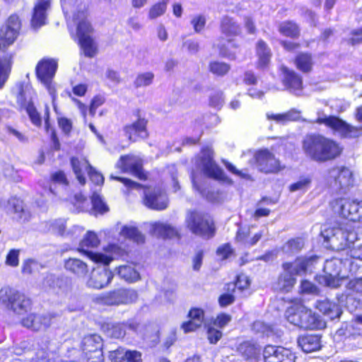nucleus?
Returning a JSON list of instances; mask_svg holds the SVG:
<instances>
[{
	"label": "nucleus",
	"instance_id": "nucleus-1",
	"mask_svg": "<svg viewBox=\"0 0 362 362\" xmlns=\"http://www.w3.org/2000/svg\"><path fill=\"white\" fill-rule=\"evenodd\" d=\"M303 148L308 157L320 163L336 158L342 151L336 141L320 134L307 135L303 142Z\"/></svg>",
	"mask_w": 362,
	"mask_h": 362
},
{
	"label": "nucleus",
	"instance_id": "nucleus-2",
	"mask_svg": "<svg viewBox=\"0 0 362 362\" xmlns=\"http://www.w3.org/2000/svg\"><path fill=\"white\" fill-rule=\"evenodd\" d=\"M285 315L291 324L302 329H321L326 327V322L319 315L303 305L291 306Z\"/></svg>",
	"mask_w": 362,
	"mask_h": 362
},
{
	"label": "nucleus",
	"instance_id": "nucleus-3",
	"mask_svg": "<svg viewBox=\"0 0 362 362\" xmlns=\"http://www.w3.org/2000/svg\"><path fill=\"white\" fill-rule=\"evenodd\" d=\"M73 21L77 25V37L86 57H93L97 53V45L90 34L92 26L87 19L86 6L81 4L78 13L73 15Z\"/></svg>",
	"mask_w": 362,
	"mask_h": 362
},
{
	"label": "nucleus",
	"instance_id": "nucleus-4",
	"mask_svg": "<svg viewBox=\"0 0 362 362\" xmlns=\"http://www.w3.org/2000/svg\"><path fill=\"white\" fill-rule=\"evenodd\" d=\"M0 304L7 310L22 315L30 310L32 300L24 293L6 286L0 289Z\"/></svg>",
	"mask_w": 362,
	"mask_h": 362
},
{
	"label": "nucleus",
	"instance_id": "nucleus-5",
	"mask_svg": "<svg viewBox=\"0 0 362 362\" xmlns=\"http://www.w3.org/2000/svg\"><path fill=\"white\" fill-rule=\"evenodd\" d=\"M89 255L93 261L103 263V265L98 266L92 270L86 281V286L95 289L103 288L111 282L113 278L112 272L107 268L108 264L112 259L101 253H90Z\"/></svg>",
	"mask_w": 362,
	"mask_h": 362
},
{
	"label": "nucleus",
	"instance_id": "nucleus-6",
	"mask_svg": "<svg viewBox=\"0 0 362 362\" xmlns=\"http://www.w3.org/2000/svg\"><path fill=\"white\" fill-rule=\"evenodd\" d=\"M185 223L189 230L195 235L211 238L214 234V221L207 214L197 211H189Z\"/></svg>",
	"mask_w": 362,
	"mask_h": 362
},
{
	"label": "nucleus",
	"instance_id": "nucleus-7",
	"mask_svg": "<svg viewBox=\"0 0 362 362\" xmlns=\"http://www.w3.org/2000/svg\"><path fill=\"white\" fill-rule=\"evenodd\" d=\"M57 69V62L52 59H43L36 66V75L40 82L47 88L52 96L53 105L56 98V90L52 85V79ZM55 108V106H54Z\"/></svg>",
	"mask_w": 362,
	"mask_h": 362
},
{
	"label": "nucleus",
	"instance_id": "nucleus-8",
	"mask_svg": "<svg viewBox=\"0 0 362 362\" xmlns=\"http://www.w3.org/2000/svg\"><path fill=\"white\" fill-rule=\"evenodd\" d=\"M334 209L344 218L351 221H362V201L341 199L336 201Z\"/></svg>",
	"mask_w": 362,
	"mask_h": 362
},
{
	"label": "nucleus",
	"instance_id": "nucleus-9",
	"mask_svg": "<svg viewBox=\"0 0 362 362\" xmlns=\"http://www.w3.org/2000/svg\"><path fill=\"white\" fill-rule=\"evenodd\" d=\"M316 122L318 124H325L344 137H358L362 132V127H354L333 116L325 117H319Z\"/></svg>",
	"mask_w": 362,
	"mask_h": 362
},
{
	"label": "nucleus",
	"instance_id": "nucleus-10",
	"mask_svg": "<svg viewBox=\"0 0 362 362\" xmlns=\"http://www.w3.org/2000/svg\"><path fill=\"white\" fill-rule=\"evenodd\" d=\"M341 262L338 259L327 260L324 266L325 276H322V281L325 286L337 288L344 284L347 281V277L340 276Z\"/></svg>",
	"mask_w": 362,
	"mask_h": 362
},
{
	"label": "nucleus",
	"instance_id": "nucleus-11",
	"mask_svg": "<svg viewBox=\"0 0 362 362\" xmlns=\"http://www.w3.org/2000/svg\"><path fill=\"white\" fill-rule=\"evenodd\" d=\"M257 167L259 171L264 173H277L284 167L275 156L267 149L258 151L255 154Z\"/></svg>",
	"mask_w": 362,
	"mask_h": 362
},
{
	"label": "nucleus",
	"instance_id": "nucleus-12",
	"mask_svg": "<svg viewBox=\"0 0 362 362\" xmlns=\"http://www.w3.org/2000/svg\"><path fill=\"white\" fill-rule=\"evenodd\" d=\"M116 165L124 173H129L140 180L146 179V175L143 171L142 160L136 156H122L117 161Z\"/></svg>",
	"mask_w": 362,
	"mask_h": 362
},
{
	"label": "nucleus",
	"instance_id": "nucleus-13",
	"mask_svg": "<svg viewBox=\"0 0 362 362\" xmlns=\"http://www.w3.org/2000/svg\"><path fill=\"white\" fill-rule=\"evenodd\" d=\"M199 167L209 177L216 180H224L226 175L223 171L216 164L213 160V151L207 148L202 151Z\"/></svg>",
	"mask_w": 362,
	"mask_h": 362
},
{
	"label": "nucleus",
	"instance_id": "nucleus-14",
	"mask_svg": "<svg viewBox=\"0 0 362 362\" xmlns=\"http://www.w3.org/2000/svg\"><path fill=\"white\" fill-rule=\"evenodd\" d=\"M327 181L337 189H344L352 185V173L345 167H335L328 171Z\"/></svg>",
	"mask_w": 362,
	"mask_h": 362
},
{
	"label": "nucleus",
	"instance_id": "nucleus-15",
	"mask_svg": "<svg viewBox=\"0 0 362 362\" xmlns=\"http://www.w3.org/2000/svg\"><path fill=\"white\" fill-rule=\"evenodd\" d=\"M144 204L151 209L160 211L168 207V199L160 189L148 188L144 191Z\"/></svg>",
	"mask_w": 362,
	"mask_h": 362
},
{
	"label": "nucleus",
	"instance_id": "nucleus-16",
	"mask_svg": "<svg viewBox=\"0 0 362 362\" xmlns=\"http://www.w3.org/2000/svg\"><path fill=\"white\" fill-rule=\"evenodd\" d=\"M54 318V315L49 313H30L22 320V325L34 331L45 330L52 325Z\"/></svg>",
	"mask_w": 362,
	"mask_h": 362
},
{
	"label": "nucleus",
	"instance_id": "nucleus-17",
	"mask_svg": "<svg viewBox=\"0 0 362 362\" xmlns=\"http://www.w3.org/2000/svg\"><path fill=\"white\" fill-rule=\"evenodd\" d=\"M264 362H295L292 352L283 347L267 346L263 353Z\"/></svg>",
	"mask_w": 362,
	"mask_h": 362
},
{
	"label": "nucleus",
	"instance_id": "nucleus-18",
	"mask_svg": "<svg viewBox=\"0 0 362 362\" xmlns=\"http://www.w3.org/2000/svg\"><path fill=\"white\" fill-rule=\"evenodd\" d=\"M137 297V293L134 290L119 288L108 293L104 300L108 305L127 304L134 302Z\"/></svg>",
	"mask_w": 362,
	"mask_h": 362
},
{
	"label": "nucleus",
	"instance_id": "nucleus-19",
	"mask_svg": "<svg viewBox=\"0 0 362 362\" xmlns=\"http://www.w3.org/2000/svg\"><path fill=\"white\" fill-rule=\"evenodd\" d=\"M147 121L139 118L132 124H126L123 127L124 135L130 141L135 142L139 139H146L148 136L146 130Z\"/></svg>",
	"mask_w": 362,
	"mask_h": 362
},
{
	"label": "nucleus",
	"instance_id": "nucleus-20",
	"mask_svg": "<svg viewBox=\"0 0 362 362\" xmlns=\"http://www.w3.org/2000/svg\"><path fill=\"white\" fill-rule=\"evenodd\" d=\"M283 73V83L286 88L295 95H299L303 88L302 78L294 71L286 66H281Z\"/></svg>",
	"mask_w": 362,
	"mask_h": 362
},
{
	"label": "nucleus",
	"instance_id": "nucleus-21",
	"mask_svg": "<svg viewBox=\"0 0 362 362\" xmlns=\"http://www.w3.org/2000/svg\"><path fill=\"white\" fill-rule=\"evenodd\" d=\"M355 239L356 234L352 230L337 226L334 238H332V248L336 250H343L353 243Z\"/></svg>",
	"mask_w": 362,
	"mask_h": 362
},
{
	"label": "nucleus",
	"instance_id": "nucleus-22",
	"mask_svg": "<svg viewBox=\"0 0 362 362\" xmlns=\"http://www.w3.org/2000/svg\"><path fill=\"white\" fill-rule=\"evenodd\" d=\"M50 7V0H36L31 19V25L38 28L46 23L47 11Z\"/></svg>",
	"mask_w": 362,
	"mask_h": 362
},
{
	"label": "nucleus",
	"instance_id": "nucleus-23",
	"mask_svg": "<svg viewBox=\"0 0 362 362\" xmlns=\"http://www.w3.org/2000/svg\"><path fill=\"white\" fill-rule=\"evenodd\" d=\"M111 362H141V353L137 351L126 350L119 348L110 352Z\"/></svg>",
	"mask_w": 362,
	"mask_h": 362
},
{
	"label": "nucleus",
	"instance_id": "nucleus-24",
	"mask_svg": "<svg viewBox=\"0 0 362 362\" xmlns=\"http://www.w3.org/2000/svg\"><path fill=\"white\" fill-rule=\"evenodd\" d=\"M220 30L222 35L228 38V45H230L232 43V37L241 33V28L240 25L232 18L228 16H224L221 18Z\"/></svg>",
	"mask_w": 362,
	"mask_h": 362
},
{
	"label": "nucleus",
	"instance_id": "nucleus-25",
	"mask_svg": "<svg viewBox=\"0 0 362 362\" xmlns=\"http://www.w3.org/2000/svg\"><path fill=\"white\" fill-rule=\"evenodd\" d=\"M315 261V258L313 257L309 258L298 257L292 263H284L282 267L284 270L290 271L294 275H299L302 273H305L307 269L313 265Z\"/></svg>",
	"mask_w": 362,
	"mask_h": 362
},
{
	"label": "nucleus",
	"instance_id": "nucleus-26",
	"mask_svg": "<svg viewBox=\"0 0 362 362\" xmlns=\"http://www.w3.org/2000/svg\"><path fill=\"white\" fill-rule=\"evenodd\" d=\"M316 308L330 320L339 317L342 313L337 304L328 299L317 300L316 303Z\"/></svg>",
	"mask_w": 362,
	"mask_h": 362
},
{
	"label": "nucleus",
	"instance_id": "nucleus-27",
	"mask_svg": "<svg viewBox=\"0 0 362 362\" xmlns=\"http://www.w3.org/2000/svg\"><path fill=\"white\" fill-rule=\"evenodd\" d=\"M298 344L304 352L315 351L321 347L320 337L317 334H306L298 337Z\"/></svg>",
	"mask_w": 362,
	"mask_h": 362
},
{
	"label": "nucleus",
	"instance_id": "nucleus-28",
	"mask_svg": "<svg viewBox=\"0 0 362 362\" xmlns=\"http://www.w3.org/2000/svg\"><path fill=\"white\" fill-rule=\"evenodd\" d=\"M7 207L16 214V218L18 221L25 222L29 220L30 217V211L25 209L22 200L16 197H11L8 200Z\"/></svg>",
	"mask_w": 362,
	"mask_h": 362
},
{
	"label": "nucleus",
	"instance_id": "nucleus-29",
	"mask_svg": "<svg viewBox=\"0 0 362 362\" xmlns=\"http://www.w3.org/2000/svg\"><path fill=\"white\" fill-rule=\"evenodd\" d=\"M102 339L98 334H91L83 338L82 341V349L86 355L90 353H95L98 356H101Z\"/></svg>",
	"mask_w": 362,
	"mask_h": 362
},
{
	"label": "nucleus",
	"instance_id": "nucleus-30",
	"mask_svg": "<svg viewBox=\"0 0 362 362\" xmlns=\"http://www.w3.org/2000/svg\"><path fill=\"white\" fill-rule=\"evenodd\" d=\"M190 320L182 325L185 333L194 331L201 327L204 321V311L199 308H193L189 313Z\"/></svg>",
	"mask_w": 362,
	"mask_h": 362
},
{
	"label": "nucleus",
	"instance_id": "nucleus-31",
	"mask_svg": "<svg viewBox=\"0 0 362 362\" xmlns=\"http://www.w3.org/2000/svg\"><path fill=\"white\" fill-rule=\"evenodd\" d=\"M71 164L77 180L81 185L86 183V178L83 177L84 170H88L91 167L85 158L73 157L71 159Z\"/></svg>",
	"mask_w": 362,
	"mask_h": 362
},
{
	"label": "nucleus",
	"instance_id": "nucleus-32",
	"mask_svg": "<svg viewBox=\"0 0 362 362\" xmlns=\"http://www.w3.org/2000/svg\"><path fill=\"white\" fill-rule=\"evenodd\" d=\"M64 267L66 270L78 277H83L88 272V265L79 259L69 258L65 261Z\"/></svg>",
	"mask_w": 362,
	"mask_h": 362
},
{
	"label": "nucleus",
	"instance_id": "nucleus-33",
	"mask_svg": "<svg viewBox=\"0 0 362 362\" xmlns=\"http://www.w3.org/2000/svg\"><path fill=\"white\" fill-rule=\"evenodd\" d=\"M256 52L258 57L257 66L261 69L266 67L270 62L272 53L266 42L262 40L257 41Z\"/></svg>",
	"mask_w": 362,
	"mask_h": 362
},
{
	"label": "nucleus",
	"instance_id": "nucleus-34",
	"mask_svg": "<svg viewBox=\"0 0 362 362\" xmlns=\"http://www.w3.org/2000/svg\"><path fill=\"white\" fill-rule=\"evenodd\" d=\"M296 283L294 274L290 271L284 270L276 284V289L282 292H289Z\"/></svg>",
	"mask_w": 362,
	"mask_h": 362
},
{
	"label": "nucleus",
	"instance_id": "nucleus-35",
	"mask_svg": "<svg viewBox=\"0 0 362 362\" xmlns=\"http://www.w3.org/2000/svg\"><path fill=\"white\" fill-rule=\"evenodd\" d=\"M33 90L28 85L19 84L17 86V102L21 107L33 105Z\"/></svg>",
	"mask_w": 362,
	"mask_h": 362
},
{
	"label": "nucleus",
	"instance_id": "nucleus-36",
	"mask_svg": "<svg viewBox=\"0 0 362 362\" xmlns=\"http://www.w3.org/2000/svg\"><path fill=\"white\" fill-rule=\"evenodd\" d=\"M300 117V112L291 109L289 111L282 114L267 113V118L269 120H274L279 124H285L288 122L298 120Z\"/></svg>",
	"mask_w": 362,
	"mask_h": 362
},
{
	"label": "nucleus",
	"instance_id": "nucleus-37",
	"mask_svg": "<svg viewBox=\"0 0 362 362\" xmlns=\"http://www.w3.org/2000/svg\"><path fill=\"white\" fill-rule=\"evenodd\" d=\"M11 56L0 52V89L7 81L11 68Z\"/></svg>",
	"mask_w": 362,
	"mask_h": 362
},
{
	"label": "nucleus",
	"instance_id": "nucleus-38",
	"mask_svg": "<svg viewBox=\"0 0 362 362\" xmlns=\"http://www.w3.org/2000/svg\"><path fill=\"white\" fill-rule=\"evenodd\" d=\"M151 231L153 235L163 238H170L177 235V230L173 227L163 223H153Z\"/></svg>",
	"mask_w": 362,
	"mask_h": 362
},
{
	"label": "nucleus",
	"instance_id": "nucleus-39",
	"mask_svg": "<svg viewBox=\"0 0 362 362\" xmlns=\"http://www.w3.org/2000/svg\"><path fill=\"white\" fill-rule=\"evenodd\" d=\"M295 64L298 69L303 73H308L312 70L314 63L310 54L302 52L296 57Z\"/></svg>",
	"mask_w": 362,
	"mask_h": 362
},
{
	"label": "nucleus",
	"instance_id": "nucleus-40",
	"mask_svg": "<svg viewBox=\"0 0 362 362\" xmlns=\"http://www.w3.org/2000/svg\"><path fill=\"white\" fill-rule=\"evenodd\" d=\"M99 244L100 240L96 233L93 231H88L80 243V250L86 253L90 257L89 254L93 252H88V249L90 247H96Z\"/></svg>",
	"mask_w": 362,
	"mask_h": 362
},
{
	"label": "nucleus",
	"instance_id": "nucleus-41",
	"mask_svg": "<svg viewBox=\"0 0 362 362\" xmlns=\"http://www.w3.org/2000/svg\"><path fill=\"white\" fill-rule=\"evenodd\" d=\"M192 181L194 188L197 190L202 197H205L210 202H216L219 199V193L218 191L212 190L209 187H204L199 185L197 180L194 173L192 174Z\"/></svg>",
	"mask_w": 362,
	"mask_h": 362
},
{
	"label": "nucleus",
	"instance_id": "nucleus-42",
	"mask_svg": "<svg viewBox=\"0 0 362 362\" xmlns=\"http://www.w3.org/2000/svg\"><path fill=\"white\" fill-rule=\"evenodd\" d=\"M357 334H359V332L356 330V323L353 322H344L336 331L335 337H337L339 340H341L345 338L354 337Z\"/></svg>",
	"mask_w": 362,
	"mask_h": 362
},
{
	"label": "nucleus",
	"instance_id": "nucleus-43",
	"mask_svg": "<svg viewBox=\"0 0 362 362\" xmlns=\"http://www.w3.org/2000/svg\"><path fill=\"white\" fill-rule=\"evenodd\" d=\"M118 275L129 282H134L139 279V272L132 265H122L117 269Z\"/></svg>",
	"mask_w": 362,
	"mask_h": 362
},
{
	"label": "nucleus",
	"instance_id": "nucleus-44",
	"mask_svg": "<svg viewBox=\"0 0 362 362\" xmlns=\"http://www.w3.org/2000/svg\"><path fill=\"white\" fill-rule=\"evenodd\" d=\"M279 31L284 36L296 38L299 36L298 26L293 21H284L279 24Z\"/></svg>",
	"mask_w": 362,
	"mask_h": 362
},
{
	"label": "nucleus",
	"instance_id": "nucleus-45",
	"mask_svg": "<svg viewBox=\"0 0 362 362\" xmlns=\"http://www.w3.org/2000/svg\"><path fill=\"white\" fill-rule=\"evenodd\" d=\"M305 242L302 238H296L288 240L282 247V251L288 255L300 252L304 247Z\"/></svg>",
	"mask_w": 362,
	"mask_h": 362
},
{
	"label": "nucleus",
	"instance_id": "nucleus-46",
	"mask_svg": "<svg viewBox=\"0 0 362 362\" xmlns=\"http://www.w3.org/2000/svg\"><path fill=\"white\" fill-rule=\"evenodd\" d=\"M120 235L137 243H143L145 240L144 235L135 227L124 226L120 231Z\"/></svg>",
	"mask_w": 362,
	"mask_h": 362
},
{
	"label": "nucleus",
	"instance_id": "nucleus-47",
	"mask_svg": "<svg viewBox=\"0 0 362 362\" xmlns=\"http://www.w3.org/2000/svg\"><path fill=\"white\" fill-rule=\"evenodd\" d=\"M238 350L247 359L256 356L259 351L255 344L248 341L240 344Z\"/></svg>",
	"mask_w": 362,
	"mask_h": 362
},
{
	"label": "nucleus",
	"instance_id": "nucleus-48",
	"mask_svg": "<svg viewBox=\"0 0 362 362\" xmlns=\"http://www.w3.org/2000/svg\"><path fill=\"white\" fill-rule=\"evenodd\" d=\"M209 68L212 74L222 76L229 71L230 66L226 62L213 61L209 63Z\"/></svg>",
	"mask_w": 362,
	"mask_h": 362
},
{
	"label": "nucleus",
	"instance_id": "nucleus-49",
	"mask_svg": "<svg viewBox=\"0 0 362 362\" xmlns=\"http://www.w3.org/2000/svg\"><path fill=\"white\" fill-rule=\"evenodd\" d=\"M126 325L121 323L107 325V334L108 336L115 339H119L125 335Z\"/></svg>",
	"mask_w": 362,
	"mask_h": 362
},
{
	"label": "nucleus",
	"instance_id": "nucleus-50",
	"mask_svg": "<svg viewBox=\"0 0 362 362\" xmlns=\"http://www.w3.org/2000/svg\"><path fill=\"white\" fill-rule=\"evenodd\" d=\"M153 78L154 74L152 72L139 74L134 81V86L136 88L148 86L153 83Z\"/></svg>",
	"mask_w": 362,
	"mask_h": 362
},
{
	"label": "nucleus",
	"instance_id": "nucleus-51",
	"mask_svg": "<svg viewBox=\"0 0 362 362\" xmlns=\"http://www.w3.org/2000/svg\"><path fill=\"white\" fill-rule=\"evenodd\" d=\"M91 202L93 204V209L95 212L103 214L109 210L107 206L103 202L100 194L96 192L93 194L91 197Z\"/></svg>",
	"mask_w": 362,
	"mask_h": 362
},
{
	"label": "nucleus",
	"instance_id": "nucleus-52",
	"mask_svg": "<svg viewBox=\"0 0 362 362\" xmlns=\"http://www.w3.org/2000/svg\"><path fill=\"white\" fill-rule=\"evenodd\" d=\"M167 4L166 1H162L154 4L151 7L148 11V17L150 19H155L162 15L166 11Z\"/></svg>",
	"mask_w": 362,
	"mask_h": 362
},
{
	"label": "nucleus",
	"instance_id": "nucleus-53",
	"mask_svg": "<svg viewBox=\"0 0 362 362\" xmlns=\"http://www.w3.org/2000/svg\"><path fill=\"white\" fill-rule=\"evenodd\" d=\"M348 290L353 293L362 295V277L348 279L344 282Z\"/></svg>",
	"mask_w": 362,
	"mask_h": 362
},
{
	"label": "nucleus",
	"instance_id": "nucleus-54",
	"mask_svg": "<svg viewBox=\"0 0 362 362\" xmlns=\"http://www.w3.org/2000/svg\"><path fill=\"white\" fill-rule=\"evenodd\" d=\"M48 230L58 235H62L65 230V221L62 219L54 220L48 223Z\"/></svg>",
	"mask_w": 362,
	"mask_h": 362
},
{
	"label": "nucleus",
	"instance_id": "nucleus-55",
	"mask_svg": "<svg viewBox=\"0 0 362 362\" xmlns=\"http://www.w3.org/2000/svg\"><path fill=\"white\" fill-rule=\"evenodd\" d=\"M310 182L311 180L309 177H302L296 182L290 185V191L306 190L309 187Z\"/></svg>",
	"mask_w": 362,
	"mask_h": 362
},
{
	"label": "nucleus",
	"instance_id": "nucleus-56",
	"mask_svg": "<svg viewBox=\"0 0 362 362\" xmlns=\"http://www.w3.org/2000/svg\"><path fill=\"white\" fill-rule=\"evenodd\" d=\"M63 9L64 12L66 15L69 13V8H71V12H73V15L74 13H78V10L80 9V4H82L86 6L84 3H83L81 0H75L73 4L72 0H64Z\"/></svg>",
	"mask_w": 362,
	"mask_h": 362
},
{
	"label": "nucleus",
	"instance_id": "nucleus-57",
	"mask_svg": "<svg viewBox=\"0 0 362 362\" xmlns=\"http://www.w3.org/2000/svg\"><path fill=\"white\" fill-rule=\"evenodd\" d=\"M250 285V281L247 276L242 274L239 275L237 278L236 282L228 284V287H232L233 290H235V288H238L240 290H244L247 288Z\"/></svg>",
	"mask_w": 362,
	"mask_h": 362
},
{
	"label": "nucleus",
	"instance_id": "nucleus-58",
	"mask_svg": "<svg viewBox=\"0 0 362 362\" xmlns=\"http://www.w3.org/2000/svg\"><path fill=\"white\" fill-rule=\"evenodd\" d=\"M25 109L26 110V112L28 114L32 122L36 126H40L42 122L41 117L37 112L36 108L34 107L33 104L28 105V107H25Z\"/></svg>",
	"mask_w": 362,
	"mask_h": 362
},
{
	"label": "nucleus",
	"instance_id": "nucleus-59",
	"mask_svg": "<svg viewBox=\"0 0 362 362\" xmlns=\"http://www.w3.org/2000/svg\"><path fill=\"white\" fill-rule=\"evenodd\" d=\"M206 22V20L204 16L197 15L193 17L191 21V24L192 25L194 31L196 33H199L204 29Z\"/></svg>",
	"mask_w": 362,
	"mask_h": 362
},
{
	"label": "nucleus",
	"instance_id": "nucleus-60",
	"mask_svg": "<svg viewBox=\"0 0 362 362\" xmlns=\"http://www.w3.org/2000/svg\"><path fill=\"white\" fill-rule=\"evenodd\" d=\"M224 103V95L223 92H216L210 97L209 104L211 106L220 109Z\"/></svg>",
	"mask_w": 362,
	"mask_h": 362
},
{
	"label": "nucleus",
	"instance_id": "nucleus-61",
	"mask_svg": "<svg viewBox=\"0 0 362 362\" xmlns=\"http://www.w3.org/2000/svg\"><path fill=\"white\" fill-rule=\"evenodd\" d=\"M216 254L221 259H226L233 255V250L229 244H223L218 247Z\"/></svg>",
	"mask_w": 362,
	"mask_h": 362
},
{
	"label": "nucleus",
	"instance_id": "nucleus-62",
	"mask_svg": "<svg viewBox=\"0 0 362 362\" xmlns=\"http://www.w3.org/2000/svg\"><path fill=\"white\" fill-rule=\"evenodd\" d=\"M88 174L90 180L97 185H101L104 182L102 174L96 171L92 166L88 169Z\"/></svg>",
	"mask_w": 362,
	"mask_h": 362
},
{
	"label": "nucleus",
	"instance_id": "nucleus-63",
	"mask_svg": "<svg viewBox=\"0 0 362 362\" xmlns=\"http://www.w3.org/2000/svg\"><path fill=\"white\" fill-rule=\"evenodd\" d=\"M352 37L347 40V43L352 46L362 43V27L359 29L354 30L351 32Z\"/></svg>",
	"mask_w": 362,
	"mask_h": 362
},
{
	"label": "nucleus",
	"instance_id": "nucleus-64",
	"mask_svg": "<svg viewBox=\"0 0 362 362\" xmlns=\"http://www.w3.org/2000/svg\"><path fill=\"white\" fill-rule=\"evenodd\" d=\"M51 180L54 183L63 185L64 186L69 184L66 175L64 172L60 170L53 173L51 175Z\"/></svg>",
	"mask_w": 362,
	"mask_h": 362
}]
</instances>
